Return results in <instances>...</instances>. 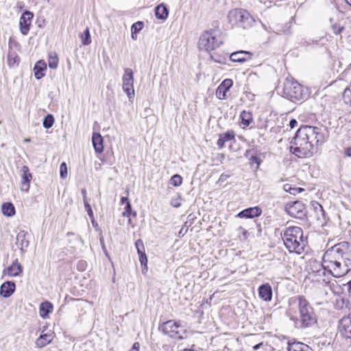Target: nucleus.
<instances>
[{
  "label": "nucleus",
  "instance_id": "f257e3e1",
  "mask_svg": "<svg viewBox=\"0 0 351 351\" xmlns=\"http://www.w3.org/2000/svg\"><path fill=\"white\" fill-rule=\"evenodd\" d=\"M328 137L324 126H301L291 141V152L298 158H309L317 152L318 144L324 143Z\"/></svg>",
  "mask_w": 351,
  "mask_h": 351
},
{
  "label": "nucleus",
  "instance_id": "f03ea898",
  "mask_svg": "<svg viewBox=\"0 0 351 351\" xmlns=\"http://www.w3.org/2000/svg\"><path fill=\"white\" fill-rule=\"evenodd\" d=\"M322 265L335 278L346 275L351 269V243L341 242L327 250Z\"/></svg>",
  "mask_w": 351,
  "mask_h": 351
},
{
  "label": "nucleus",
  "instance_id": "7ed1b4c3",
  "mask_svg": "<svg viewBox=\"0 0 351 351\" xmlns=\"http://www.w3.org/2000/svg\"><path fill=\"white\" fill-rule=\"evenodd\" d=\"M288 303L289 306H296L298 308V316H290L295 328L305 329L317 324V315L315 311L304 295L293 296L289 300Z\"/></svg>",
  "mask_w": 351,
  "mask_h": 351
},
{
  "label": "nucleus",
  "instance_id": "20e7f679",
  "mask_svg": "<svg viewBox=\"0 0 351 351\" xmlns=\"http://www.w3.org/2000/svg\"><path fill=\"white\" fill-rule=\"evenodd\" d=\"M280 234L284 244L289 252L300 254L304 251L306 242L304 239L303 230L301 228L290 226Z\"/></svg>",
  "mask_w": 351,
  "mask_h": 351
},
{
  "label": "nucleus",
  "instance_id": "39448f33",
  "mask_svg": "<svg viewBox=\"0 0 351 351\" xmlns=\"http://www.w3.org/2000/svg\"><path fill=\"white\" fill-rule=\"evenodd\" d=\"M282 96L292 101H301L307 97V90L293 79L287 78L284 82Z\"/></svg>",
  "mask_w": 351,
  "mask_h": 351
},
{
  "label": "nucleus",
  "instance_id": "423d86ee",
  "mask_svg": "<svg viewBox=\"0 0 351 351\" xmlns=\"http://www.w3.org/2000/svg\"><path fill=\"white\" fill-rule=\"evenodd\" d=\"M229 23L232 26H237L247 29L254 25L255 19L245 10L234 9L229 12L228 15Z\"/></svg>",
  "mask_w": 351,
  "mask_h": 351
},
{
  "label": "nucleus",
  "instance_id": "0eeeda50",
  "mask_svg": "<svg viewBox=\"0 0 351 351\" xmlns=\"http://www.w3.org/2000/svg\"><path fill=\"white\" fill-rule=\"evenodd\" d=\"M158 330L173 339H182L186 337V331L180 322L173 319L162 322L158 326Z\"/></svg>",
  "mask_w": 351,
  "mask_h": 351
},
{
  "label": "nucleus",
  "instance_id": "6e6552de",
  "mask_svg": "<svg viewBox=\"0 0 351 351\" xmlns=\"http://www.w3.org/2000/svg\"><path fill=\"white\" fill-rule=\"evenodd\" d=\"M223 43L220 36L213 29L204 32L199 39L198 45L201 50L210 51L219 47Z\"/></svg>",
  "mask_w": 351,
  "mask_h": 351
},
{
  "label": "nucleus",
  "instance_id": "1a4fd4ad",
  "mask_svg": "<svg viewBox=\"0 0 351 351\" xmlns=\"http://www.w3.org/2000/svg\"><path fill=\"white\" fill-rule=\"evenodd\" d=\"M123 91L127 94L130 101L134 97L135 92L134 88V73L131 69L127 68L124 71L122 78Z\"/></svg>",
  "mask_w": 351,
  "mask_h": 351
},
{
  "label": "nucleus",
  "instance_id": "9d476101",
  "mask_svg": "<svg viewBox=\"0 0 351 351\" xmlns=\"http://www.w3.org/2000/svg\"><path fill=\"white\" fill-rule=\"evenodd\" d=\"M285 210L289 215L297 219H303L306 213L305 206L299 201L287 204Z\"/></svg>",
  "mask_w": 351,
  "mask_h": 351
},
{
  "label": "nucleus",
  "instance_id": "9b49d317",
  "mask_svg": "<svg viewBox=\"0 0 351 351\" xmlns=\"http://www.w3.org/2000/svg\"><path fill=\"white\" fill-rule=\"evenodd\" d=\"M33 16L34 14L28 10H25L21 16L19 25L22 34L27 35L28 34Z\"/></svg>",
  "mask_w": 351,
  "mask_h": 351
},
{
  "label": "nucleus",
  "instance_id": "f8f14e48",
  "mask_svg": "<svg viewBox=\"0 0 351 351\" xmlns=\"http://www.w3.org/2000/svg\"><path fill=\"white\" fill-rule=\"evenodd\" d=\"M232 85L233 82L231 79L224 80L217 88V97L219 99H224L226 97V93L230 90Z\"/></svg>",
  "mask_w": 351,
  "mask_h": 351
},
{
  "label": "nucleus",
  "instance_id": "ddd939ff",
  "mask_svg": "<svg viewBox=\"0 0 351 351\" xmlns=\"http://www.w3.org/2000/svg\"><path fill=\"white\" fill-rule=\"evenodd\" d=\"M341 331L347 338L351 339V313L342 317L339 321Z\"/></svg>",
  "mask_w": 351,
  "mask_h": 351
},
{
  "label": "nucleus",
  "instance_id": "4468645a",
  "mask_svg": "<svg viewBox=\"0 0 351 351\" xmlns=\"http://www.w3.org/2000/svg\"><path fill=\"white\" fill-rule=\"evenodd\" d=\"M252 53L248 51H238L233 52L230 56V59L232 62H244L252 59Z\"/></svg>",
  "mask_w": 351,
  "mask_h": 351
},
{
  "label": "nucleus",
  "instance_id": "2eb2a0df",
  "mask_svg": "<svg viewBox=\"0 0 351 351\" xmlns=\"http://www.w3.org/2000/svg\"><path fill=\"white\" fill-rule=\"evenodd\" d=\"M262 210L258 207H250L239 212L237 217L240 218L252 219L261 215Z\"/></svg>",
  "mask_w": 351,
  "mask_h": 351
},
{
  "label": "nucleus",
  "instance_id": "dca6fc26",
  "mask_svg": "<svg viewBox=\"0 0 351 351\" xmlns=\"http://www.w3.org/2000/svg\"><path fill=\"white\" fill-rule=\"evenodd\" d=\"M28 233L24 230H21L16 236V245L19 247L21 253L25 252L26 249L29 246V241L27 240Z\"/></svg>",
  "mask_w": 351,
  "mask_h": 351
},
{
  "label": "nucleus",
  "instance_id": "f3484780",
  "mask_svg": "<svg viewBox=\"0 0 351 351\" xmlns=\"http://www.w3.org/2000/svg\"><path fill=\"white\" fill-rule=\"evenodd\" d=\"M22 181L21 189L23 191L27 192L29 189V183L32 178V173H29V167L27 166H23L22 167Z\"/></svg>",
  "mask_w": 351,
  "mask_h": 351
},
{
  "label": "nucleus",
  "instance_id": "a211bd4d",
  "mask_svg": "<svg viewBox=\"0 0 351 351\" xmlns=\"http://www.w3.org/2000/svg\"><path fill=\"white\" fill-rule=\"evenodd\" d=\"M16 289V285L12 281H6L3 282L0 287V295L3 298H9L14 292Z\"/></svg>",
  "mask_w": 351,
  "mask_h": 351
},
{
  "label": "nucleus",
  "instance_id": "6ab92c4d",
  "mask_svg": "<svg viewBox=\"0 0 351 351\" xmlns=\"http://www.w3.org/2000/svg\"><path fill=\"white\" fill-rule=\"evenodd\" d=\"M259 297L266 302H269L272 298V289L269 283L261 285L258 287Z\"/></svg>",
  "mask_w": 351,
  "mask_h": 351
},
{
  "label": "nucleus",
  "instance_id": "aec40b11",
  "mask_svg": "<svg viewBox=\"0 0 351 351\" xmlns=\"http://www.w3.org/2000/svg\"><path fill=\"white\" fill-rule=\"evenodd\" d=\"M245 156L249 158L250 165L253 166L254 164H256V170L259 168V166L261 162V159L258 157V153L254 149H248L245 153Z\"/></svg>",
  "mask_w": 351,
  "mask_h": 351
},
{
  "label": "nucleus",
  "instance_id": "412c9836",
  "mask_svg": "<svg viewBox=\"0 0 351 351\" xmlns=\"http://www.w3.org/2000/svg\"><path fill=\"white\" fill-rule=\"evenodd\" d=\"M285 344L287 346V351H307L309 348L308 346L295 341H293V342L286 341Z\"/></svg>",
  "mask_w": 351,
  "mask_h": 351
},
{
  "label": "nucleus",
  "instance_id": "4be33fe9",
  "mask_svg": "<svg viewBox=\"0 0 351 351\" xmlns=\"http://www.w3.org/2000/svg\"><path fill=\"white\" fill-rule=\"evenodd\" d=\"M92 143L95 151L97 153H101L104 150V139L99 133L94 132L92 136Z\"/></svg>",
  "mask_w": 351,
  "mask_h": 351
},
{
  "label": "nucleus",
  "instance_id": "5701e85b",
  "mask_svg": "<svg viewBox=\"0 0 351 351\" xmlns=\"http://www.w3.org/2000/svg\"><path fill=\"white\" fill-rule=\"evenodd\" d=\"M23 273V267L16 259L11 265L7 268V274L10 276H19Z\"/></svg>",
  "mask_w": 351,
  "mask_h": 351
},
{
  "label": "nucleus",
  "instance_id": "b1692460",
  "mask_svg": "<svg viewBox=\"0 0 351 351\" xmlns=\"http://www.w3.org/2000/svg\"><path fill=\"white\" fill-rule=\"evenodd\" d=\"M155 15L158 19L165 21L169 16V10L164 3H160L155 8Z\"/></svg>",
  "mask_w": 351,
  "mask_h": 351
},
{
  "label": "nucleus",
  "instance_id": "393cba45",
  "mask_svg": "<svg viewBox=\"0 0 351 351\" xmlns=\"http://www.w3.org/2000/svg\"><path fill=\"white\" fill-rule=\"evenodd\" d=\"M47 69V64L43 60L36 62L34 67V76L37 80L41 79L45 76L44 71Z\"/></svg>",
  "mask_w": 351,
  "mask_h": 351
},
{
  "label": "nucleus",
  "instance_id": "a878e982",
  "mask_svg": "<svg viewBox=\"0 0 351 351\" xmlns=\"http://www.w3.org/2000/svg\"><path fill=\"white\" fill-rule=\"evenodd\" d=\"M234 138V133L233 131H228L225 133L221 134L217 143L218 147L219 149L223 148L226 142Z\"/></svg>",
  "mask_w": 351,
  "mask_h": 351
},
{
  "label": "nucleus",
  "instance_id": "bb28decb",
  "mask_svg": "<svg viewBox=\"0 0 351 351\" xmlns=\"http://www.w3.org/2000/svg\"><path fill=\"white\" fill-rule=\"evenodd\" d=\"M40 316L43 318H46L48 317L49 314L53 310V304L48 302H42L40 304Z\"/></svg>",
  "mask_w": 351,
  "mask_h": 351
},
{
  "label": "nucleus",
  "instance_id": "cd10ccee",
  "mask_svg": "<svg viewBox=\"0 0 351 351\" xmlns=\"http://www.w3.org/2000/svg\"><path fill=\"white\" fill-rule=\"evenodd\" d=\"M1 210L4 215L12 217L15 215V208L11 202L3 203L1 206Z\"/></svg>",
  "mask_w": 351,
  "mask_h": 351
},
{
  "label": "nucleus",
  "instance_id": "c85d7f7f",
  "mask_svg": "<svg viewBox=\"0 0 351 351\" xmlns=\"http://www.w3.org/2000/svg\"><path fill=\"white\" fill-rule=\"evenodd\" d=\"M53 339L52 334L41 335L36 340V343L38 347L42 348L49 343Z\"/></svg>",
  "mask_w": 351,
  "mask_h": 351
},
{
  "label": "nucleus",
  "instance_id": "c756f323",
  "mask_svg": "<svg viewBox=\"0 0 351 351\" xmlns=\"http://www.w3.org/2000/svg\"><path fill=\"white\" fill-rule=\"evenodd\" d=\"M80 37L83 45H88L91 43V38L88 27H86L84 32L80 34Z\"/></svg>",
  "mask_w": 351,
  "mask_h": 351
},
{
  "label": "nucleus",
  "instance_id": "7c9ffc66",
  "mask_svg": "<svg viewBox=\"0 0 351 351\" xmlns=\"http://www.w3.org/2000/svg\"><path fill=\"white\" fill-rule=\"evenodd\" d=\"M241 123L244 126H249L252 121V115L250 112L243 111L241 114Z\"/></svg>",
  "mask_w": 351,
  "mask_h": 351
},
{
  "label": "nucleus",
  "instance_id": "2f4dec72",
  "mask_svg": "<svg viewBox=\"0 0 351 351\" xmlns=\"http://www.w3.org/2000/svg\"><path fill=\"white\" fill-rule=\"evenodd\" d=\"M20 61L19 57L14 51H10L8 54V63L10 66L18 64Z\"/></svg>",
  "mask_w": 351,
  "mask_h": 351
},
{
  "label": "nucleus",
  "instance_id": "473e14b6",
  "mask_svg": "<svg viewBox=\"0 0 351 351\" xmlns=\"http://www.w3.org/2000/svg\"><path fill=\"white\" fill-rule=\"evenodd\" d=\"M54 123V117L52 114H47L43 119V125L45 129L51 128Z\"/></svg>",
  "mask_w": 351,
  "mask_h": 351
},
{
  "label": "nucleus",
  "instance_id": "72a5a7b5",
  "mask_svg": "<svg viewBox=\"0 0 351 351\" xmlns=\"http://www.w3.org/2000/svg\"><path fill=\"white\" fill-rule=\"evenodd\" d=\"M284 189L285 191L289 192L291 195H295L298 193L304 191V189L300 187H292L290 184H285L284 186Z\"/></svg>",
  "mask_w": 351,
  "mask_h": 351
},
{
  "label": "nucleus",
  "instance_id": "f704fd0d",
  "mask_svg": "<svg viewBox=\"0 0 351 351\" xmlns=\"http://www.w3.org/2000/svg\"><path fill=\"white\" fill-rule=\"evenodd\" d=\"M49 66L51 69H55L58 67V58L56 53L53 56L51 53L49 56L48 60Z\"/></svg>",
  "mask_w": 351,
  "mask_h": 351
},
{
  "label": "nucleus",
  "instance_id": "c9c22d12",
  "mask_svg": "<svg viewBox=\"0 0 351 351\" xmlns=\"http://www.w3.org/2000/svg\"><path fill=\"white\" fill-rule=\"evenodd\" d=\"M138 257H139V261L141 262V266L143 267L142 272L143 273H145V272L147 271V256H146L145 253H143V254H141L138 255Z\"/></svg>",
  "mask_w": 351,
  "mask_h": 351
},
{
  "label": "nucleus",
  "instance_id": "e433bc0d",
  "mask_svg": "<svg viewBox=\"0 0 351 351\" xmlns=\"http://www.w3.org/2000/svg\"><path fill=\"white\" fill-rule=\"evenodd\" d=\"M182 182V178L178 174L173 175L170 180V184L174 186H180Z\"/></svg>",
  "mask_w": 351,
  "mask_h": 351
},
{
  "label": "nucleus",
  "instance_id": "4c0bfd02",
  "mask_svg": "<svg viewBox=\"0 0 351 351\" xmlns=\"http://www.w3.org/2000/svg\"><path fill=\"white\" fill-rule=\"evenodd\" d=\"M144 25L142 21H137L134 23L131 27L132 33L138 34L143 27Z\"/></svg>",
  "mask_w": 351,
  "mask_h": 351
},
{
  "label": "nucleus",
  "instance_id": "58836bf2",
  "mask_svg": "<svg viewBox=\"0 0 351 351\" xmlns=\"http://www.w3.org/2000/svg\"><path fill=\"white\" fill-rule=\"evenodd\" d=\"M331 28L332 29V32L336 35L340 34L344 30L343 26H341L336 23L331 25Z\"/></svg>",
  "mask_w": 351,
  "mask_h": 351
},
{
  "label": "nucleus",
  "instance_id": "ea45409f",
  "mask_svg": "<svg viewBox=\"0 0 351 351\" xmlns=\"http://www.w3.org/2000/svg\"><path fill=\"white\" fill-rule=\"evenodd\" d=\"M135 246L137 250V252H138V255L145 253L144 245H143V241L141 239H138L136 241Z\"/></svg>",
  "mask_w": 351,
  "mask_h": 351
},
{
  "label": "nucleus",
  "instance_id": "a19ab883",
  "mask_svg": "<svg viewBox=\"0 0 351 351\" xmlns=\"http://www.w3.org/2000/svg\"><path fill=\"white\" fill-rule=\"evenodd\" d=\"M68 169L65 162H62L60 167V175L62 178H65L67 176Z\"/></svg>",
  "mask_w": 351,
  "mask_h": 351
},
{
  "label": "nucleus",
  "instance_id": "79ce46f5",
  "mask_svg": "<svg viewBox=\"0 0 351 351\" xmlns=\"http://www.w3.org/2000/svg\"><path fill=\"white\" fill-rule=\"evenodd\" d=\"M84 204L85 210L87 212L88 217H90V219H93V211L92 210L90 205L88 204V201H85V202H84Z\"/></svg>",
  "mask_w": 351,
  "mask_h": 351
},
{
  "label": "nucleus",
  "instance_id": "37998d69",
  "mask_svg": "<svg viewBox=\"0 0 351 351\" xmlns=\"http://www.w3.org/2000/svg\"><path fill=\"white\" fill-rule=\"evenodd\" d=\"M131 215H132V206H131L130 202H128V204H126V205L125 206L124 211L123 213V215L128 217Z\"/></svg>",
  "mask_w": 351,
  "mask_h": 351
},
{
  "label": "nucleus",
  "instance_id": "c03bdc74",
  "mask_svg": "<svg viewBox=\"0 0 351 351\" xmlns=\"http://www.w3.org/2000/svg\"><path fill=\"white\" fill-rule=\"evenodd\" d=\"M87 263L85 261L81 260L77 264V269L78 271H83L86 269Z\"/></svg>",
  "mask_w": 351,
  "mask_h": 351
},
{
  "label": "nucleus",
  "instance_id": "a18cd8bd",
  "mask_svg": "<svg viewBox=\"0 0 351 351\" xmlns=\"http://www.w3.org/2000/svg\"><path fill=\"white\" fill-rule=\"evenodd\" d=\"M171 205L173 207H175V208L180 207V205H181L180 202V199L178 198V199H172L171 202Z\"/></svg>",
  "mask_w": 351,
  "mask_h": 351
},
{
  "label": "nucleus",
  "instance_id": "49530a36",
  "mask_svg": "<svg viewBox=\"0 0 351 351\" xmlns=\"http://www.w3.org/2000/svg\"><path fill=\"white\" fill-rule=\"evenodd\" d=\"M298 125V121L295 119H291L289 121V126L291 128H294Z\"/></svg>",
  "mask_w": 351,
  "mask_h": 351
},
{
  "label": "nucleus",
  "instance_id": "de8ad7c7",
  "mask_svg": "<svg viewBox=\"0 0 351 351\" xmlns=\"http://www.w3.org/2000/svg\"><path fill=\"white\" fill-rule=\"evenodd\" d=\"M140 349V344L138 342H135L132 348V350L138 351Z\"/></svg>",
  "mask_w": 351,
  "mask_h": 351
},
{
  "label": "nucleus",
  "instance_id": "09e8293b",
  "mask_svg": "<svg viewBox=\"0 0 351 351\" xmlns=\"http://www.w3.org/2000/svg\"><path fill=\"white\" fill-rule=\"evenodd\" d=\"M82 194L83 196V202H85V201H87L86 198V190L85 189H82Z\"/></svg>",
  "mask_w": 351,
  "mask_h": 351
},
{
  "label": "nucleus",
  "instance_id": "8fccbe9b",
  "mask_svg": "<svg viewBox=\"0 0 351 351\" xmlns=\"http://www.w3.org/2000/svg\"><path fill=\"white\" fill-rule=\"evenodd\" d=\"M229 177L228 175L227 174H225V173H222L221 176H220V178H219V180L223 182L225 180H227V178Z\"/></svg>",
  "mask_w": 351,
  "mask_h": 351
},
{
  "label": "nucleus",
  "instance_id": "3c124183",
  "mask_svg": "<svg viewBox=\"0 0 351 351\" xmlns=\"http://www.w3.org/2000/svg\"><path fill=\"white\" fill-rule=\"evenodd\" d=\"M121 204H128V202H130V201H129V199H128V197H122L121 198Z\"/></svg>",
  "mask_w": 351,
  "mask_h": 351
},
{
  "label": "nucleus",
  "instance_id": "603ef678",
  "mask_svg": "<svg viewBox=\"0 0 351 351\" xmlns=\"http://www.w3.org/2000/svg\"><path fill=\"white\" fill-rule=\"evenodd\" d=\"M210 58L213 60H214V61L216 62H219V63H221L222 62L221 58H219V59H215V58L214 57V54H211L210 55Z\"/></svg>",
  "mask_w": 351,
  "mask_h": 351
},
{
  "label": "nucleus",
  "instance_id": "864d4df0",
  "mask_svg": "<svg viewBox=\"0 0 351 351\" xmlns=\"http://www.w3.org/2000/svg\"><path fill=\"white\" fill-rule=\"evenodd\" d=\"M345 153L348 156H351V147H349V148H347L345 151Z\"/></svg>",
  "mask_w": 351,
  "mask_h": 351
},
{
  "label": "nucleus",
  "instance_id": "5fc2aeb1",
  "mask_svg": "<svg viewBox=\"0 0 351 351\" xmlns=\"http://www.w3.org/2000/svg\"><path fill=\"white\" fill-rule=\"evenodd\" d=\"M261 345H262V343H261L256 344V345H255V346L253 347V348H254V350H258V349H259V348H260V347H261Z\"/></svg>",
  "mask_w": 351,
  "mask_h": 351
},
{
  "label": "nucleus",
  "instance_id": "6e6d98bb",
  "mask_svg": "<svg viewBox=\"0 0 351 351\" xmlns=\"http://www.w3.org/2000/svg\"><path fill=\"white\" fill-rule=\"evenodd\" d=\"M132 38L133 40H136V38H137V34H136V33H132Z\"/></svg>",
  "mask_w": 351,
  "mask_h": 351
},
{
  "label": "nucleus",
  "instance_id": "4d7b16f0",
  "mask_svg": "<svg viewBox=\"0 0 351 351\" xmlns=\"http://www.w3.org/2000/svg\"><path fill=\"white\" fill-rule=\"evenodd\" d=\"M317 206L319 208V210L321 212H324L323 208H322V206L319 204L317 203Z\"/></svg>",
  "mask_w": 351,
  "mask_h": 351
},
{
  "label": "nucleus",
  "instance_id": "13d9d810",
  "mask_svg": "<svg viewBox=\"0 0 351 351\" xmlns=\"http://www.w3.org/2000/svg\"><path fill=\"white\" fill-rule=\"evenodd\" d=\"M346 285L348 287V289L350 290V289H351V280L347 282Z\"/></svg>",
  "mask_w": 351,
  "mask_h": 351
},
{
  "label": "nucleus",
  "instance_id": "bf43d9fd",
  "mask_svg": "<svg viewBox=\"0 0 351 351\" xmlns=\"http://www.w3.org/2000/svg\"><path fill=\"white\" fill-rule=\"evenodd\" d=\"M90 220H91V222H92V223H93V225L94 226L97 225V223H95V219H94V217H93V219H90Z\"/></svg>",
  "mask_w": 351,
  "mask_h": 351
},
{
  "label": "nucleus",
  "instance_id": "052dcab7",
  "mask_svg": "<svg viewBox=\"0 0 351 351\" xmlns=\"http://www.w3.org/2000/svg\"><path fill=\"white\" fill-rule=\"evenodd\" d=\"M182 351H194V350L193 349H189V348H184Z\"/></svg>",
  "mask_w": 351,
  "mask_h": 351
},
{
  "label": "nucleus",
  "instance_id": "680f3d73",
  "mask_svg": "<svg viewBox=\"0 0 351 351\" xmlns=\"http://www.w3.org/2000/svg\"><path fill=\"white\" fill-rule=\"evenodd\" d=\"M346 3L351 6V0H346Z\"/></svg>",
  "mask_w": 351,
  "mask_h": 351
},
{
  "label": "nucleus",
  "instance_id": "e2e57ef3",
  "mask_svg": "<svg viewBox=\"0 0 351 351\" xmlns=\"http://www.w3.org/2000/svg\"><path fill=\"white\" fill-rule=\"evenodd\" d=\"M100 243H101V244H103V243H104V239H103V238L100 239Z\"/></svg>",
  "mask_w": 351,
  "mask_h": 351
},
{
  "label": "nucleus",
  "instance_id": "0e129e2a",
  "mask_svg": "<svg viewBox=\"0 0 351 351\" xmlns=\"http://www.w3.org/2000/svg\"><path fill=\"white\" fill-rule=\"evenodd\" d=\"M132 215H133V216H136V213L134 212V213H133V214H132Z\"/></svg>",
  "mask_w": 351,
  "mask_h": 351
},
{
  "label": "nucleus",
  "instance_id": "69168bd1",
  "mask_svg": "<svg viewBox=\"0 0 351 351\" xmlns=\"http://www.w3.org/2000/svg\"><path fill=\"white\" fill-rule=\"evenodd\" d=\"M25 141L28 142V141H29V139H25Z\"/></svg>",
  "mask_w": 351,
  "mask_h": 351
},
{
  "label": "nucleus",
  "instance_id": "338daca9",
  "mask_svg": "<svg viewBox=\"0 0 351 351\" xmlns=\"http://www.w3.org/2000/svg\"><path fill=\"white\" fill-rule=\"evenodd\" d=\"M47 1H49V0H47Z\"/></svg>",
  "mask_w": 351,
  "mask_h": 351
}]
</instances>
